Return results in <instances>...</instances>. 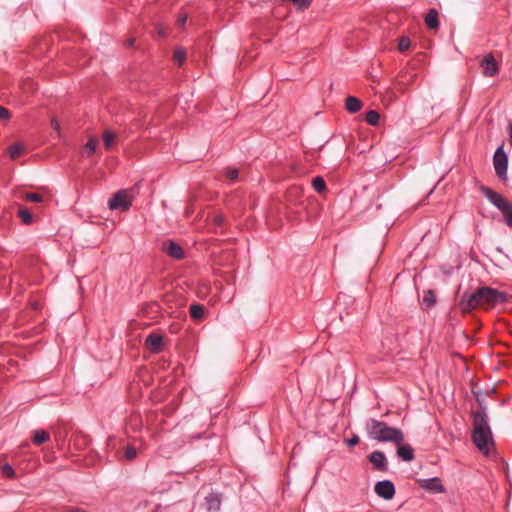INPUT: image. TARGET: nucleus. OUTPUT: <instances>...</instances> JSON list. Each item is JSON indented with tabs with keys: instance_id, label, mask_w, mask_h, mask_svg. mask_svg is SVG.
<instances>
[{
	"instance_id": "nucleus-1",
	"label": "nucleus",
	"mask_w": 512,
	"mask_h": 512,
	"mask_svg": "<svg viewBox=\"0 0 512 512\" xmlns=\"http://www.w3.org/2000/svg\"><path fill=\"white\" fill-rule=\"evenodd\" d=\"M508 300L505 292L491 287H480L473 293H464L460 299L459 306L463 312H470L474 309L490 310Z\"/></svg>"
},
{
	"instance_id": "nucleus-13",
	"label": "nucleus",
	"mask_w": 512,
	"mask_h": 512,
	"mask_svg": "<svg viewBox=\"0 0 512 512\" xmlns=\"http://www.w3.org/2000/svg\"><path fill=\"white\" fill-rule=\"evenodd\" d=\"M222 498L219 493H210L205 498V505L209 512H218L221 508Z\"/></svg>"
},
{
	"instance_id": "nucleus-12",
	"label": "nucleus",
	"mask_w": 512,
	"mask_h": 512,
	"mask_svg": "<svg viewBox=\"0 0 512 512\" xmlns=\"http://www.w3.org/2000/svg\"><path fill=\"white\" fill-rule=\"evenodd\" d=\"M420 486L433 493H443L445 492V488L441 482V480L437 477L423 479L420 481Z\"/></svg>"
},
{
	"instance_id": "nucleus-39",
	"label": "nucleus",
	"mask_w": 512,
	"mask_h": 512,
	"mask_svg": "<svg viewBox=\"0 0 512 512\" xmlns=\"http://www.w3.org/2000/svg\"><path fill=\"white\" fill-rule=\"evenodd\" d=\"M66 512H86L83 509L80 508H68Z\"/></svg>"
},
{
	"instance_id": "nucleus-4",
	"label": "nucleus",
	"mask_w": 512,
	"mask_h": 512,
	"mask_svg": "<svg viewBox=\"0 0 512 512\" xmlns=\"http://www.w3.org/2000/svg\"><path fill=\"white\" fill-rule=\"evenodd\" d=\"M132 205V199L127 190H119L108 201L111 210H128Z\"/></svg>"
},
{
	"instance_id": "nucleus-5",
	"label": "nucleus",
	"mask_w": 512,
	"mask_h": 512,
	"mask_svg": "<svg viewBox=\"0 0 512 512\" xmlns=\"http://www.w3.org/2000/svg\"><path fill=\"white\" fill-rule=\"evenodd\" d=\"M493 165L496 175L500 179L507 178L508 157L502 147L496 149L493 156Z\"/></svg>"
},
{
	"instance_id": "nucleus-14",
	"label": "nucleus",
	"mask_w": 512,
	"mask_h": 512,
	"mask_svg": "<svg viewBox=\"0 0 512 512\" xmlns=\"http://www.w3.org/2000/svg\"><path fill=\"white\" fill-rule=\"evenodd\" d=\"M162 337L157 334H150L145 341L146 346L153 352L159 351L162 346Z\"/></svg>"
},
{
	"instance_id": "nucleus-17",
	"label": "nucleus",
	"mask_w": 512,
	"mask_h": 512,
	"mask_svg": "<svg viewBox=\"0 0 512 512\" xmlns=\"http://www.w3.org/2000/svg\"><path fill=\"white\" fill-rule=\"evenodd\" d=\"M425 24L429 29H437L439 27L438 12L430 9L425 17Z\"/></svg>"
},
{
	"instance_id": "nucleus-19",
	"label": "nucleus",
	"mask_w": 512,
	"mask_h": 512,
	"mask_svg": "<svg viewBox=\"0 0 512 512\" xmlns=\"http://www.w3.org/2000/svg\"><path fill=\"white\" fill-rule=\"evenodd\" d=\"M24 150H25V147L23 144L16 143V144L9 146L8 153H9L10 158L15 160L22 155Z\"/></svg>"
},
{
	"instance_id": "nucleus-3",
	"label": "nucleus",
	"mask_w": 512,
	"mask_h": 512,
	"mask_svg": "<svg viewBox=\"0 0 512 512\" xmlns=\"http://www.w3.org/2000/svg\"><path fill=\"white\" fill-rule=\"evenodd\" d=\"M365 429L368 437L377 442H389L399 445L404 440L403 432L400 429L389 426L380 420L369 419L366 422Z\"/></svg>"
},
{
	"instance_id": "nucleus-10",
	"label": "nucleus",
	"mask_w": 512,
	"mask_h": 512,
	"mask_svg": "<svg viewBox=\"0 0 512 512\" xmlns=\"http://www.w3.org/2000/svg\"><path fill=\"white\" fill-rule=\"evenodd\" d=\"M162 251L176 260H181L184 258L183 248L173 240L164 241L162 244Z\"/></svg>"
},
{
	"instance_id": "nucleus-27",
	"label": "nucleus",
	"mask_w": 512,
	"mask_h": 512,
	"mask_svg": "<svg viewBox=\"0 0 512 512\" xmlns=\"http://www.w3.org/2000/svg\"><path fill=\"white\" fill-rule=\"evenodd\" d=\"M173 58H174V61L179 64V65H182L183 62L185 61L186 59V52L183 48H177L175 51H174V54H173Z\"/></svg>"
},
{
	"instance_id": "nucleus-8",
	"label": "nucleus",
	"mask_w": 512,
	"mask_h": 512,
	"mask_svg": "<svg viewBox=\"0 0 512 512\" xmlns=\"http://www.w3.org/2000/svg\"><path fill=\"white\" fill-rule=\"evenodd\" d=\"M482 74L485 77H493L498 74L499 66L492 54L485 55L480 61Z\"/></svg>"
},
{
	"instance_id": "nucleus-2",
	"label": "nucleus",
	"mask_w": 512,
	"mask_h": 512,
	"mask_svg": "<svg viewBox=\"0 0 512 512\" xmlns=\"http://www.w3.org/2000/svg\"><path fill=\"white\" fill-rule=\"evenodd\" d=\"M473 434L472 440L475 446L484 455H489L494 447V440L491 428L488 424V417L485 408L481 407L477 411H473Z\"/></svg>"
},
{
	"instance_id": "nucleus-7",
	"label": "nucleus",
	"mask_w": 512,
	"mask_h": 512,
	"mask_svg": "<svg viewBox=\"0 0 512 512\" xmlns=\"http://www.w3.org/2000/svg\"><path fill=\"white\" fill-rule=\"evenodd\" d=\"M480 191L501 212H503L510 204V202L507 199H505L501 194L497 193L496 191L492 190L489 187L482 186L480 188Z\"/></svg>"
},
{
	"instance_id": "nucleus-32",
	"label": "nucleus",
	"mask_w": 512,
	"mask_h": 512,
	"mask_svg": "<svg viewBox=\"0 0 512 512\" xmlns=\"http://www.w3.org/2000/svg\"><path fill=\"white\" fill-rule=\"evenodd\" d=\"M410 45H411L410 39L408 37H402L399 40L398 49H399V51L404 52L410 48Z\"/></svg>"
},
{
	"instance_id": "nucleus-29",
	"label": "nucleus",
	"mask_w": 512,
	"mask_h": 512,
	"mask_svg": "<svg viewBox=\"0 0 512 512\" xmlns=\"http://www.w3.org/2000/svg\"><path fill=\"white\" fill-rule=\"evenodd\" d=\"M435 302H436V298H435L433 291H431V290L426 291L423 296V303L427 307H431L435 304Z\"/></svg>"
},
{
	"instance_id": "nucleus-23",
	"label": "nucleus",
	"mask_w": 512,
	"mask_h": 512,
	"mask_svg": "<svg viewBox=\"0 0 512 512\" xmlns=\"http://www.w3.org/2000/svg\"><path fill=\"white\" fill-rule=\"evenodd\" d=\"M0 471H1L3 476H5V477H7L9 479L16 478L15 470L8 463H4V464L0 465Z\"/></svg>"
},
{
	"instance_id": "nucleus-21",
	"label": "nucleus",
	"mask_w": 512,
	"mask_h": 512,
	"mask_svg": "<svg viewBox=\"0 0 512 512\" xmlns=\"http://www.w3.org/2000/svg\"><path fill=\"white\" fill-rule=\"evenodd\" d=\"M18 216L20 217L21 221L26 224L30 225L33 223V215L32 213L25 207H20L18 210Z\"/></svg>"
},
{
	"instance_id": "nucleus-16",
	"label": "nucleus",
	"mask_w": 512,
	"mask_h": 512,
	"mask_svg": "<svg viewBox=\"0 0 512 512\" xmlns=\"http://www.w3.org/2000/svg\"><path fill=\"white\" fill-rule=\"evenodd\" d=\"M363 104L361 100H359L357 97L349 96L346 98L345 101V108L349 113H357L361 108Z\"/></svg>"
},
{
	"instance_id": "nucleus-34",
	"label": "nucleus",
	"mask_w": 512,
	"mask_h": 512,
	"mask_svg": "<svg viewBox=\"0 0 512 512\" xmlns=\"http://www.w3.org/2000/svg\"><path fill=\"white\" fill-rule=\"evenodd\" d=\"M9 118H10L9 110L0 105V119L8 120Z\"/></svg>"
},
{
	"instance_id": "nucleus-18",
	"label": "nucleus",
	"mask_w": 512,
	"mask_h": 512,
	"mask_svg": "<svg viewBox=\"0 0 512 512\" xmlns=\"http://www.w3.org/2000/svg\"><path fill=\"white\" fill-rule=\"evenodd\" d=\"M50 438V435L45 430L39 429L34 430L32 435V441L35 445L39 446L43 444L44 442L48 441Z\"/></svg>"
},
{
	"instance_id": "nucleus-24",
	"label": "nucleus",
	"mask_w": 512,
	"mask_h": 512,
	"mask_svg": "<svg viewBox=\"0 0 512 512\" xmlns=\"http://www.w3.org/2000/svg\"><path fill=\"white\" fill-rule=\"evenodd\" d=\"M312 186L314 190L317 191L318 193H322L326 190V183L324 179L320 176L313 178Z\"/></svg>"
},
{
	"instance_id": "nucleus-35",
	"label": "nucleus",
	"mask_w": 512,
	"mask_h": 512,
	"mask_svg": "<svg viewBox=\"0 0 512 512\" xmlns=\"http://www.w3.org/2000/svg\"><path fill=\"white\" fill-rule=\"evenodd\" d=\"M51 127L54 129L55 132L60 134V124L57 119L53 118L51 120Z\"/></svg>"
},
{
	"instance_id": "nucleus-31",
	"label": "nucleus",
	"mask_w": 512,
	"mask_h": 512,
	"mask_svg": "<svg viewBox=\"0 0 512 512\" xmlns=\"http://www.w3.org/2000/svg\"><path fill=\"white\" fill-rule=\"evenodd\" d=\"M224 175L230 180L235 181L238 179L239 172L236 168H226L224 170Z\"/></svg>"
},
{
	"instance_id": "nucleus-41",
	"label": "nucleus",
	"mask_w": 512,
	"mask_h": 512,
	"mask_svg": "<svg viewBox=\"0 0 512 512\" xmlns=\"http://www.w3.org/2000/svg\"><path fill=\"white\" fill-rule=\"evenodd\" d=\"M509 129H510V143L512 145V123L509 125Z\"/></svg>"
},
{
	"instance_id": "nucleus-9",
	"label": "nucleus",
	"mask_w": 512,
	"mask_h": 512,
	"mask_svg": "<svg viewBox=\"0 0 512 512\" xmlns=\"http://www.w3.org/2000/svg\"><path fill=\"white\" fill-rule=\"evenodd\" d=\"M374 491L384 500H391L395 494V486L390 480H382L375 484Z\"/></svg>"
},
{
	"instance_id": "nucleus-42",
	"label": "nucleus",
	"mask_w": 512,
	"mask_h": 512,
	"mask_svg": "<svg viewBox=\"0 0 512 512\" xmlns=\"http://www.w3.org/2000/svg\"><path fill=\"white\" fill-rule=\"evenodd\" d=\"M159 34H160V36H164L165 35L163 30H159Z\"/></svg>"
},
{
	"instance_id": "nucleus-6",
	"label": "nucleus",
	"mask_w": 512,
	"mask_h": 512,
	"mask_svg": "<svg viewBox=\"0 0 512 512\" xmlns=\"http://www.w3.org/2000/svg\"><path fill=\"white\" fill-rule=\"evenodd\" d=\"M480 191L501 212H503L510 204V202L507 199H505L501 194L497 193L496 191L492 190L489 187L482 186L480 188Z\"/></svg>"
},
{
	"instance_id": "nucleus-11",
	"label": "nucleus",
	"mask_w": 512,
	"mask_h": 512,
	"mask_svg": "<svg viewBox=\"0 0 512 512\" xmlns=\"http://www.w3.org/2000/svg\"><path fill=\"white\" fill-rule=\"evenodd\" d=\"M368 458L376 470L382 472L388 470V461L385 454L382 451H374L369 455Z\"/></svg>"
},
{
	"instance_id": "nucleus-38",
	"label": "nucleus",
	"mask_w": 512,
	"mask_h": 512,
	"mask_svg": "<svg viewBox=\"0 0 512 512\" xmlns=\"http://www.w3.org/2000/svg\"><path fill=\"white\" fill-rule=\"evenodd\" d=\"M223 221H224V218H223V216H221V215H217V216H215V218H214V222H215L217 225H221V224L223 223Z\"/></svg>"
},
{
	"instance_id": "nucleus-33",
	"label": "nucleus",
	"mask_w": 512,
	"mask_h": 512,
	"mask_svg": "<svg viewBox=\"0 0 512 512\" xmlns=\"http://www.w3.org/2000/svg\"><path fill=\"white\" fill-rule=\"evenodd\" d=\"M24 199L30 202H41L43 200V197L38 193H26L24 195Z\"/></svg>"
},
{
	"instance_id": "nucleus-25",
	"label": "nucleus",
	"mask_w": 512,
	"mask_h": 512,
	"mask_svg": "<svg viewBox=\"0 0 512 512\" xmlns=\"http://www.w3.org/2000/svg\"><path fill=\"white\" fill-rule=\"evenodd\" d=\"M379 113L375 110H370L366 113V121L368 124L372 125V126H376L378 125L379 123Z\"/></svg>"
},
{
	"instance_id": "nucleus-28",
	"label": "nucleus",
	"mask_w": 512,
	"mask_h": 512,
	"mask_svg": "<svg viewBox=\"0 0 512 512\" xmlns=\"http://www.w3.org/2000/svg\"><path fill=\"white\" fill-rule=\"evenodd\" d=\"M124 457L128 461H132L137 457V450L134 446L128 445L124 448Z\"/></svg>"
},
{
	"instance_id": "nucleus-37",
	"label": "nucleus",
	"mask_w": 512,
	"mask_h": 512,
	"mask_svg": "<svg viewBox=\"0 0 512 512\" xmlns=\"http://www.w3.org/2000/svg\"><path fill=\"white\" fill-rule=\"evenodd\" d=\"M187 16L186 15H179L177 19V23L179 26L183 27L186 24Z\"/></svg>"
},
{
	"instance_id": "nucleus-30",
	"label": "nucleus",
	"mask_w": 512,
	"mask_h": 512,
	"mask_svg": "<svg viewBox=\"0 0 512 512\" xmlns=\"http://www.w3.org/2000/svg\"><path fill=\"white\" fill-rule=\"evenodd\" d=\"M502 213L504 216L505 223L507 224V226L512 228V203H510Z\"/></svg>"
},
{
	"instance_id": "nucleus-15",
	"label": "nucleus",
	"mask_w": 512,
	"mask_h": 512,
	"mask_svg": "<svg viewBox=\"0 0 512 512\" xmlns=\"http://www.w3.org/2000/svg\"><path fill=\"white\" fill-rule=\"evenodd\" d=\"M397 455L404 461L410 462L414 459V451L409 445H398Z\"/></svg>"
},
{
	"instance_id": "nucleus-22",
	"label": "nucleus",
	"mask_w": 512,
	"mask_h": 512,
	"mask_svg": "<svg viewBox=\"0 0 512 512\" xmlns=\"http://www.w3.org/2000/svg\"><path fill=\"white\" fill-rule=\"evenodd\" d=\"M190 315L193 319L199 320L204 315V307L200 304H193L190 306Z\"/></svg>"
},
{
	"instance_id": "nucleus-40",
	"label": "nucleus",
	"mask_w": 512,
	"mask_h": 512,
	"mask_svg": "<svg viewBox=\"0 0 512 512\" xmlns=\"http://www.w3.org/2000/svg\"><path fill=\"white\" fill-rule=\"evenodd\" d=\"M133 44H134V39H128L126 42L127 47H131V46H133Z\"/></svg>"
},
{
	"instance_id": "nucleus-36",
	"label": "nucleus",
	"mask_w": 512,
	"mask_h": 512,
	"mask_svg": "<svg viewBox=\"0 0 512 512\" xmlns=\"http://www.w3.org/2000/svg\"><path fill=\"white\" fill-rule=\"evenodd\" d=\"M359 441H360L359 437L357 435H355L347 440V445L354 446V445H357L359 443Z\"/></svg>"
},
{
	"instance_id": "nucleus-20",
	"label": "nucleus",
	"mask_w": 512,
	"mask_h": 512,
	"mask_svg": "<svg viewBox=\"0 0 512 512\" xmlns=\"http://www.w3.org/2000/svg\"><path fill=\"white\" fill-rule=\"evenodd\" d=\"M116 140V134L111 130H105L103 133V143L106 149H111Z\"/></svg>"
},
{
	"instance_id": "nucleus-26",
	"label": "nucleus",
	"mask_w": 512,
	"mask_h": 512,
	"mask_svg": "<svg viewBox=\"0 0 512 512\" xmlns=\"http://www.w3.org/2000/svg\"><path fill=\"white\" fill-rule=\"evenodd\" d=\"M98 143H99V141L96 137L89 138L88 142L85 145V149L88 152V156H91L95 152L96 147L98 146Z\"/></svg>"
}]
</instances>
